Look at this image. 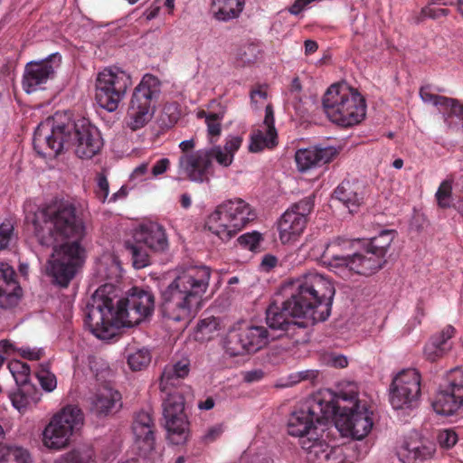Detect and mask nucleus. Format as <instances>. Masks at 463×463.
<instances>
[{
  "mask_svg": "<svg viewBox=\"0 0 463 463\" xmlns=\"http://www.w3.org/2000/svg\"><path fill=\"white\" fill-rule=\"evenodd\" d=\"M26 220L33 224L37 241L53 247L49 272L58 285L66 288L85 259L81 241L86 226L81 215L72 203H60L39 209Z\"/></svg>",
  "mask_w": 463,
  "mask_h": 463,
  "instance_id": "1",
  "label": "nucleus"
},
{
  "mask_svg": "<svg viewBox=\"0 0 463 463\" xmlns=\"http://www.w3.org/2000/svg\"><path fill=\"white\" fill-rule=\"evenodd\" d=\"M281 290L284 300H273L266 310V322L270 328H305L329 317L335 290L326 277L309 271L284 284Z\"/></svg>",
  "mask_w": 463,
  "mask_h": 463,
  "instance_id": "2",
  "label": "nucleus"
},
{
  "mask_svg": "<svg viewBox=\"0 0 463 463\" xmlns=\"http://www.w3.org/2000/svg\"><path fill=\"white\" fill-rule=\"evenodd\" d=\"M112 285L99 287L88 305L84 324L99 339H110L119 326L131 327L152 315L155 296L147 289L134 287L129 294L117 302Z\"/></svg>",
  "mask_w": 463,
  "mask_h": 463,
  "instance_id": "3",
  "label": "nucleus"
},
{
  "mask_svg": "<svg viewBox=\"0 0 463 463\" xmlns=\"http://www.w3.org/2000/svg\"><path fill=\"white\" fill-rule=\"evenodd\" d=\"M33 144L36 153L44 158L56 157L74 146L77 156L90 159L101 150L103 139L89 119L75 121L67 113H55L52 119L38 125Z\"/></svg>",
  "mask_w": 463,
  "mask_h": 463,
  "instance_id": "4",
  "label": "nucleus"
},
{
  "mask_svg": "<svg viewBox=\"0 0 463 463\" xmlns=\"http://www.w3.org/2000/svg\"><path fill=\"white\" fill-rule=\"evenodd\" d=\"M210 278L211 269L206 266H192L181 271L161 289L159 312L163 317L188 324L208 288Z\"/></svg>",
  "mask_w": 463,
  "mask_h": 463,
  "instance_id": "5",
  "label": "nucleus"
},
{
  "mask_svg": "<svg viewBox=\"0 0 463 463\" xmlns=\"http://www.w3.org/2000/svg\"><path fill=\"white\" fill-rule=\"evenodd\" d=\"M359 240H351L338 236L328 243L321 245L319 261L329 270L344 279L354 275L370 276L373 260L364 258L363 251H358Z\"/></svg>",
  "mask_w": 463,
  "mask_h": 463,
  "instance_id": "6",
  "label": "nucleus"
},
{
  "mask_svg": "<svg viewBox=\"0 0 463 463\" xmlns=\"http://www.w3.org/2000/svg\"><path fill=\"white\" fill-rule=\"evenodd\" d=\"M322 104L329 120L343 128L359 124L366 114L365 99L346 84H332L324 94Z\"/></svg>",
  "mask_w": 463,
  "mask_h": 463,
  "instance_id": "7",
  "label": "nucleus"
},
{
  "mask_svg": "<svg viewBox=\"0 0 463 463\" xmlns=\"http://www.w3.org/2000/svg\"><path fill=\"white\" fill-rule=\"evenodd\" d=\"M181 378H159V388L164 394L163 416L167 439L174 445H183L189 437V421L184 412V386Z\"/></svg>",
  "mask_w": 463,
  "mask_h": 463,
  "instance_id": "8",
  "label": "nucleus"
},
{
  "mask_svg": "<svg viewBox=\"0 0 463 463\" xmlns=\"http://www.w3.org/2000/svg\"><path fill=\"white\" fill-rule=\"evenodd\" d=\"M257 218L254 209L241 198L219 204L206 221L205 227L222 241H228Z\"/></svg>",
  "mask_w": 463,
  "mask_h": 463,
  "instance_id": "9",
  "label": "nucleus"
},
{
  "mask_svg": "<svg viewBox=\"0 0 463 463\" xmlns=\"http://www.w3.org/2000/svg\"><path fill=\"white\" fill-rule=\"evenodd\" d=\"M161 81L153 74H145L134 88L127 110V126L141 129L153 118L161 96Z\"/></svg>",
  "mask_w": 463,
  "mask_h": 463,
  "instance_id": "10",
  "label": "nucleus"
},
{
  "mask_svg": "<svg viewBox=\"0 0 463 463\" xmlns=\"http://www.w3.org/2000/svg\"><path fill=\"white\" fill-rule=\"evenodd\" d=\"M337 412L335 402L324 401L319 395L312 396L305 401L299 408L289 416L288 432L291 436L304 439L317 436L315 423L326 425Z\"/></svg>",
  "mask_w": 463,
  "mask_h": 463,
  "instance_id": "11",
  "label": "nucleus"
},
{
  "mask_svg": "<svg viewBox=\"0 0 463 463\" xmlns=\"http://www.w3.org/2000/svg\"><path fill=\"white\" fill-rule=\"evenodd\" d=\"M341 397L344 401H349L353 404L351 407H347L335 402L337 412L333 416L335 425L341 431L349 434L354 439H363L373 428L372 413L369 412L365 404L361 405L357 398V392L352 390L349 393L342 392Z\"/></svg>",
  "mask_w": 463,
  "mask_h": 463,
  "instance_id": "12",
  "label": "nucleus"
},
{
  "mask_svg": "<svg viewBox=\"0 0 463 463\" xmlns=\"http://www.w3.org/2000/svg\"><path fill=\"white\" fill-rule=\"evenodd\" d=\"M132 85L131 76L118 68H106L95 81V99L99 107L113 112L124 99Z\"/></svg>",
  "mask_w": 463,
  "mask_h": 463,
  "instance_id": "13",
  "label": "nucleus"
},
{
  "mask_svg": "<svg viewBox=\"0 0 463 463\" xmlns=\"http://www.w3.org/2000/svg\"><path fill=\"white\" fill-rule=\"evenodd\" d=\"M269 334L263 326H248L232 329L225 340V352L231 356L256 353L269 343Z\"/></svg>",
  "mask_w": 463,
  "mask_h": 463,
  "instance_id": "14",
  "label": "nucleus"
},
{
  "mask_svg": "<svg viewBox=\"0 0 463 463\" xmlns=\"http://www.w3.org/2000/svg\"><path fill=\"white\" fill-rule=\"evenodd\" d=\"M315 196L309 195L294 203L279 221V239L282 243L295 241L304 232L307 218L315 205Z\"/></svg>",
  "mask_w": 463,
  "mask_h": 463,
  "instance_id": "15",
  "label": "nucleus"
},
{
  "mask_svg": "<svg viewBox=\"0 0 463 463\" xmlns=\"http://www.w3.org/2000/svg\"><path fill=\"white\" fill-rule=\"evenodd\" d=\"M177 171L180 179L194 183H209L214 174L211 154L205 148L189 154H182L178 158Z\"/></svg>",
  "mask_w": 463,
  "mask_h": 463,
  "instance_id": "16",
  "label": "nucleus"
},
{
  "mask_svg": "<svg viewBox=\"0 0 463 463\" xmlns=\"http://www.w3.org/2000/svg\"><path fill=\"white\" fill-rule=\"evenodd\" d=\"M61 62V54L55 52L44 60L27 63L23 78V88L25 92L32 93L43 89L42 86L54 77Z\"/></svg>",
  "mask_w": 463,
  "mask_h": 463,
  "instance_id": "17",
  "label": "nucleus"
},
{
  "mask_svg": "<svg viewBox=\"0 0 463 463\" xmlns=\"http://www.w3.org/2000/svg\"><path fill=\"white\" fill-rule=\"evenodd\" d=\"M154 429L155 425L148 412L141 411L136 414L132 425L135 445L138 455L151 461L161 457L160 451L156 449Z\"/></svg>",
  "mask_w": 463,
  "mask_h": 463,
  "instance_id": "18",
  "label": "nucleus"
},
{
  "mask_svg": "<svg viewBox=\"0 0 463 463\" xmlns=\"http://www.w3.org/2000/svg\"><path fill=\"white\" fill-rule=\"evenodd\" d=\"M431 406L439 415L457 413L463 406V379L459 383L454 381L446 386H439L432 398Z\"/></svg>",
  "mask_w": 463,
  "mask_h": 463,
  "instance_id": "19",
  "label": "nucleus"
},
{
  "mask_svg": "<svg viewBox=\"0 0 463 463\" xmlns=\"http://www.w3.org/2000/svg\"><path fill=\"white\" fill-rule=\"evenodd\" d=\"M421 378H393L390 387V402L393 409L409 407L421 392Z\"/></svg>",
  "mask_w": 463,
  "mask_h": 463,
  "instance_id": "20",
  "label": "nucleus"
},
{
  "mask_svg": "<svg viewBox=\"0 0 463 463\" xmlns=\"http://www.w3.org/2000/svg\"><path fill=\"white\" fill-rule=\"evenodd\" d=\"M22 296V288L16 279L14 268L6 262L0 261V307H14Z\"/></svg>",
  "mask_w": 463,
  "mask_h": 463,
  "instance_id": "21",
  "label": "nucleus"
},
{
  "mask_svg": "<svg viewBox=\"0 0 463 463\" xmlns=\"http://www.w3.org/2000/svg\"><path fill=\"white\" fill-rule=\"evenodd\" d=\"M395 237V231L383 230L377 236L370 239L363 250L364 259L373 260L370 275L377 272L386 263V253Z\"/></svg>",
  "mask_w": 463,
  "mask_h": 463,
  "instance_id": "22",
  "label": "nucleus"
},
{
  "mask_svg": "<svg viewBox=\"0 0 463 463\" xmlns=\"http://www.w3.org/2000/svg\"><path fill=\"white\" fill-rule=\"evenodd\" d=\"M68 423L67 418L61 415H53L43 430V443L46 447L53 449H61L68 446L72 436V427L61 423Z\"/></svg>",
  "mask_w": 463,
  "mask_h": 463,
  "instance_id": "23",
  "label": "nucleus"
},
{
  "mask_svg": "<svg viewBox=\"0 0 463 463\" xmlns=\"http://www.w3.org/2000/svg\"><path fill=\"white\" fill-rule=\"evenodd\" d=\"M134 241L152 251H164L168 246L165 230L156 222L141 224L134 233Z\"/></svg>",
  "mask_w": 463,
  "mask_h": 463,
  "instance_id": "24",
  "label": "nucleus"
},
{
  "mask_svg": "<svg viewBox=\"0 0 463 463\" xmlns=\"http://www.w3.org/2000/svg\"><path fill=\"white\" fill-rule=\"evenodd\" d=\"M333 197L343 203L351 213H354L364 203V188L356 182L344 180L334 190Z\"/></svg>",
  "mask_w": 463,
  "mask_h": 463,
  "instance_id": "25",
  "label": "nucleus"
},
{
  "mask_svg": "<svg viewBox=\"0 0 463 463\" xmlns=\"http://www.w3.org/2000/svg\"><path fill=\"white\" fill-rule=\"evenodd\" d=\"M17 390L9 394L13 406L19 411H24L31 403H37L41 399L40 389L31 378H14Z\"/></svg>",
  "mask_w": 463,
  "mask_h": 463,
  "instance_id": "26",
  "label": "nucleus"
},
{
  "mask_svg": "<svg viewBox=\"0 0 463 463\" xmlns=\"http://www.w3.org/2000/svg\"><path fill=\"white\" fill-rule=\"evenodd\" d=\"M335 155L336 150L333 147H314L298 150L295 159L298 169L307 171L330 162Z\"/></svg>",
  "mask_w": 463,
  "mask_h": 463,
  "instance_id": "27",
  "label": "nucleus"
},
{
  "mask_svg": "<svg viewBox=\"0 0 463 463\" xmlns=\"http://www.w3.org/2000/svg\"><path fill=\"white\" fill-rule=\"evenodd\" d=\"M456 328L447 325L439 333L430 336L424 346V355L427 360L435 362L443 357L451 348L449 340L456 334Z\"/></svg>",
  "mask_w": 463,
  "mask_h": 463,
  "instance_id": "28",
  "label": "nucleus"
},
{
  "mask_svg": "<svg viewBox=\"0 0 463 463\" xmlns=\"http://www.w3.org/2000/svg\"><path fill=\"white\" fill-rule=\"evenodd\" d=\"M300 443L302 449L307 452L308 463H329L332 458L335 459V454L338 449L330 447L317 436L301 439Z\"/></svg>",
  "mask_w": 463,
  "mask_h": 463,
  "instance_id": "29",
  "label": "nucleus"
},
{
  "mask_svg": "<svg viewBox=\"0 0 463 463\" xmlns=\"http://www.w3.org/2000/svg\"><path fill=\"white\" fill-rule=\"evenodd\" d=\"M121 407V394L107 384L100 387L91 402V411L97 415H108Z\"/></svg>",
  "mask_w": 463,
  "mask_h": 463,
  "instance_id": "30",
  "label": "nucleus"
},
{
  "mask_svg": "<svg viewBox=\"0 0 463 463\" xmlns=\"http://www.w3.org/2000/svg\"><path fill=\"white\" fill-rule=\"evenodd\" d=\"M433 446H426L417 440L405 441L397 449V456L402 463H416L432 457Z\"/></svg>",
  "mask_w": 463,
  "mask_h": 463,
  "instance_id": "31",
  "label": "nucleus"
},
{
  "mask_svg": "<svg viewBox=\"0 0 463 463\" xmlns=\"http://www.w3.org/2000/svg\"><path fill=\"white\" fill-rule=\"evenodd\" d=\"M244 5L245 0H213L211 10L217 20L227 22L240 15Z\"/></svg>",
  "mask_w": 463,
  "mask_h": 463,
  "instance_id": "32",
  "label": "nucleus"
},
{
  "mask_svg": "<svg viewBox=\"0 0 463 463\" xmlns=\"http://www.w3.org/2000/svg\"><path fill=\"white\" fill-rule=\"evenodd\" d=\"M278 145V133L265 129H255L250 136L249 149L250 152L258 153L265 148H273Z\"/></svg>",
  "mask_w": 463,
  "mask_h": 463,
  "instance_id": "33",
  "label": "nucleus"
},
{
  "mask_svg": "<svg viewBox=\"0 0 463 463\" xmlns=\"http://www.w3.org/2000/svg\"><path fill=\"white\" fill-rule=\"evenodd\" d=\"M448 102L442 115L444 123L452 130L463 132V102L452 98Z\"/></svg>",
  "mask_w": 463,
  "mask_h": 463,
  "instance_id": "34",
  "label": "nucleus"
},
{
  "mask_svg": "<svg viewBox=\"0 0 463 463\" xmlns=\"http://www.w3.org/2000/svg\"><path fill=\"white\" fill-rule=\"evenodd\" d=\"M29 452L22 447L0 444V463H30Z\"/></svg>",
  "mask_w": 463,
  "mask_h": 463,
  "instance_id": "35",
  "label": "nucleus"
},
{
  "mask_svg": "<svg viewBox=\"0 0 463 463\" xmlns=\"http://www.w3.org/2000/svg\"><path fill=\"white\" fill-rule=\"evenodd\" d=\"M95 453L91 447H82L73 449L54 461V463H92Z\"/></svg>",
  "mask_w": 463,
  "mask_h": 463,
  "instance_id": "36",
  "label": "nucleus"
},
{
  "mask_svg": "<svg viewBox=\"0 0 463 463\" xmlns=\"http://www.w3.org/2000/svg\"><path fill=\"white\" fill-rule=\"evenodd\" d=\"M197 118L205 119L211 143H214L222 133V120L223 115L221 113L200 110L197 112Z\"/></svg>",
  "mask_w": 463,
  "mask_h": 463,
  "instance_id": "37",
  "label": "nucleus"
},
{
  "mask_svg": "<svg viewBox=\"0 0 463 463\" xmlns=\"http://www.w3.org/2000/svg\"><path fill=\"white\" fill-rule=\"evenodd\" d=\"M55 415H61L68 420V423L62 422L61 425L66 428V425L72 427V434L79 430L84 422V416L82 411L77 405H66Z\"/></svg>",
  "mask_w": 463,
  "mask_h": 463,
  "instance_id": "38",
  "label": "nucleus"
},
{
  "mask_svg": "<svg viewBox=\"0 0 463 463\" xmlns=\"http://www.w3.org/2000/svg\"><path fill=\"white\" fill-rule=\"evenodd\" d=\"M127 249L131 254L133 266L136 269H143L150 264V256L146 246L137 241L128 242Z\"/></svg>",
  "mask_w": 463,
  "mask_h": 463,
  "instance_id": "39",
  "label": "nucleus"
},
{
  "mask_svg": "<svg viewBox=\"0 0 463 463\" xmlns=\"http://www.w3.org/2000/svg\"><path fill=\"white\" fill-rule=\"evenodd\" d=\"M220 329L218 318L211 316L202 318L197 324L196 336L202 341L210 340L213 334Z\"/></svg>",
  "mask_w": 463,
  "mask_h": 463,
  "instance_id": "40",
  "label": "nucleus"
},
{
  "mask_svg": "<svg viewBox=\"0 0 463 463\" xmlns=\"http://www.w3.org/2000/svg\"><path fill=\"white\" fill-rule=\"evenodd\" d=\"M453 183L452 177L443 180L435 194L437 204L441 209H448L451 206Z\"/></svg>",
  "mask_w": 463,
  "mask_h": 463,
  "instance_id": "41",
  "label": "nucleus"
},
{
  "mask_svg": "<svg viewBox=\"0 0 463 463\" xmlns=\"http://www.w3.org/2000/svg\"><path fill=\"white\" fill-rule=\"evenodd\" d=\"M190 372V360L184 357L177 361H173L172 364L167 365L160 376H187Z\"/></svg>",
  "mask_w": 463,
  "mask_h": 463,
  "instance_id": "42",
  "label": "nucleus"
},
{
  "mask_svg": "<svg viewBox=\"0 0 463 463\" xmlns=\"http://www.w3.org/2000/svg\"><path fill=\"white\" fill-rule=\"evenodd\" d=\"M151 361L150 354L147 350H138L129 354L128 364L133 372L141 371L146 368Z\"/></svg>",
  "mask_w": 463,
  "mask_h": 463,
  "instance_id": "43",
  "label": "nucleus"
},
{
  "mask_svg": "<svg viewBox=\"0 0 463 463\" xmlns=\"http://www.w3.org/2000/svg\"><path fill=\"white\" fill-rule=\"evenodd\" d=\"M239 244L250 251H258L263 241L262 235L258 232H247L238 238Z\"/></svg>",
  "mask_w": 463,
  "mask_h": 463,
  "instance_id": "44",
  "label": "nucleus"
},
{
  "mask_svg": "<svg viewBox=\"0 0 463 463\" xmlns=\"http://www.w3.org/2000/svg\"><path fill=\"white\" fill-rule=\"evenodd\" d=\"M260 53V48L250 43L241 47L237 53V57L242 65H248L254 63L259 59Z\"/></svg>",
  "mask_w": 463,
  "mask_h": 463,
  "instance_id": "45",
  "label": "nucleus"
},
{
  "mask_svg": "<svg viewBox=\"0 0 463 463\" xmlns=\"http://www.w3.org/2000/svg\"><path fill=\"white\" fill-rule=\"evenodd\" d=\"M420 95L424 102L433 103L435 106L439 107L440 112L443 114V111L448 108L449 102L451 98H448L445 96H439L430 92L427 87H422L420 90Z\"/></svg>",
  "mask_w": 463,
  "mask_h": 463,
  "instance_id": "46",
  "label": "nucleus"
},
{
  "mask_svg": "<svg viewBox=\"0 0 463 463\" xmlns=\"http://www.w3.org/2000/svg\"><path fill=\"white\" fill-rule=\"evenodd\" d=\"M205 150L210 152L211 162L213 163V159H215L219 165L227 167L232 165L233 161V156L226 152L224 149L222 150L220 146L205 148Z\"/></svg>",
  "mask_w": 463,
  "mask_h": 463,
  "instance_id": "47",
  "label": "nucleus"
},
{
  "mask_svg": "<svg viewBox=\"0 0 463 463\" xmlns=\"http://www.w3.org/2000/svg\"><path fill=\"white\" fill-rule=\"evenodd\" d=\"M439 4H434L433 0L421 10V15L431 19H438L442 16H447L449 13V9L439 7Z\"/></svg>",
  "mask_w": 463,
  "mask_h": 463,
  "instance_id": "48",
  "label": "nucleus"
},
{
  "mask_svg": "<svg viewBox=\"0 0 463 463\" xmlns=\"http://www.w3.org/2000/svg\"><path fill=\"white\" fill-rule=\"evenodd\" d=\"M12 376H30V366L23 361L14 359L7 365Z\"/></svg>",
  "mask_w": 463,
  "mask_h": 463,
  "instance_id": "49",
  "label": "nucleus"
},
{
  "mask_svg": "<svg viewBox=\"0 0 463 463\" xmlns=\"http://www.w3.org/2000/svg\"><path fill=\"white\" fill-rule=\"evenodd\" d=\"M109 184L107 176L102 173L98 174L97 187L95 189L97 198L104 203L109 195Z\"/></svg>",
  "mask_w": 463,
  "mask_h": 463,
  "instance_id": "50",
  "label": "nucleus"
},
{
  "mask_svg": "<svg viewBox=\"0 0 463 463\" xmlns=\"http://www.w3.org/2000/svg\"><path fill=\"white\" fill-rule=\"evenodd\" d=\"M458 441V435L452 430H440L438 435V442L443 449L452 448Z\"/></svg>",
  "mask_w": 463,
  "mask_h": 463,
  "instance_id": "51",
  "label": "nucleus"
},
{
  "mask_svg": "<svg viewBox=\"0 0 463 463\" xmlns=\"http://www.w3.org/2000/svg\"><path fill=\"white\" fill-rule=\"evenodd\" d=\"M224 428L222 424H215L209 427L201 436V441L208 445L214 442L223 433Z\"/></svg>",
  "mask_w": 463,
  "mask_h": 463,
  "instance_id": "52",
  "label": "nucleus"
},
{
  "mask_svg": "<svg viewBox=\"0 0 463 463\" xmlns=\"http://www.w3.org/2000/svg\"><path fill=\"white\" fill-rule=\"evenodd\" d=\"M14 227L10 222L0 225V250L5 249L12 239Z\"/></svg>",
  "mask_w": 463,
  "mask_h": 463,
  "instance_id": "53",
  "label": "nucleus"
},
{
  "mask_svg": "<svg viewBox=\"0 0 463 463\" xmlns=\"http://www.w3.org/2000/svg\"><path fill=\"white\" fill-rule=\"evenodd\" d=\"M18 354L25 359L30 361H38L43 356V352L40 349L22 347L17 350Z\"/></svg>",
  "mask_w": 463,
  "mask_h": 463,
  "instance_id": "54",
  "label": "nucleus"
},
{
  "mask_svg": "<svg viewBox=\"0 0 463 463\" xmlns=\"http://www.w3.org/2000/svg\"><path fill=\"white\" fill-rule=\"evenodd\" d=\"M264 126L265 128L270 130L271 132L277 133L275 128V117L274 110L272 105L269 104L265 108V118H264Z\"/></svg>",
  "mask_w": 463,
  "mask_h": 463,
  "instance_id": "55",
  "label": "nucleus"
},
{
  "mask_svg": "<svg viewBox=\"0 0 463 463\" xmlns=\"http://www.w3.org/2000/svg\"><path fill=\"white\" fill-rule=\"evenodd\" d=\"M170 166V160L168 158H161L156 162V164L153 165L151 172L154 176H158L169 168Z\"/></svg>",
  "mask_w": 463,
  "mask_h": 463,
  "instance_id": "56",
  "label": "nucleus"
},
{
  "mask_svg": "<svg viewBox=\"0 0 463 463\" xmlns=\"http://www.w3.org/2000/svg\"><path fill=\"white\" fill-rule=\"evenodd\" d=\"M242 138L240 137H232L224 145L223 149L234 156L235 152L240 148Z\"/></svg>",
  "mask_w": 463,
  "mask_h": 463,
  "instance_id": "57",
  "label": "nucleus"
},
{
  "mask_svg": "<svg viewBox=\"0 0 463 463\" xmlns=\"http://www.w3.org/2000/svg\"><path fill=\"white\" fill-rule=\"evenodd\" d=\"M327 364L335 368H345L348 365L347 357L343 354H332Z\"/></svg>",
  "mask_w": 463,
  "mask_h": 463,
  "instance_id": "58",
  "label": "nucleus"
},
{
  "mask_svg": "<svg viewBox=\"0 0 463 463\" xmlns=\"http://www.w3.org/2000/svg\"><path fill=\"white\" fill-rule=\"evenodd\" d=\"M250 96L252 102H257V98L266 99L268 94L265 86L260 84L256 85L250 90Z\"/></svg>",
  "mask_w": 463,
  "mask_h": 463,
  "instance_id": "59",
  "label": "nucleus"
},
{
  "mask_svg": "<svg viewBox=\"0 0 463 463\" xmlns=\"http://www.w3.org/2000/svg\"><path fill=\"white\" fill-rule=\"evenodd\" d=\"M57 378H35L36 384L39 383L46 392L53 391L57 386Z\"/></svg>",
  "mask_w": 463,
  "mask_h": 463,
  "instance_id": "60",
  "label": "nucleus"
},
{
  "mask_svg": "<svg viewBox=\"0 0 463 463\" xmlns=\"http://www.w3.org/2000/svg\"><path fill=\"white\" fill-rule=\"evenodd\" d=\"M278 259L270 254H266L261 260L260 266L263 270L269 271L271 269L276 267Z\"/></svg>",
  "mask_w": 463,
  "mask_h": 463,
  "instance_id": "61",
  "label": "nucleus"
},
{
  "mask_svg": "<svg viewBox=\"0 0 463 463\" xmlns=\"http://www.w3.org/2000/svg\"><path fill=\"white\" fill-rule=\"evenodd\" d=\"M14 350V345L7 340L0 341V366L4 364L5 358L2 354H9Z\"/></svg>",
  "mask_w": 463,
  "mask_h": 463,
  "instance_id": "62",
  "label": "nucleus"
},
{
  "mask_svg": "<svg viewBox=\"0 0 463 463\" xmlns=\"http://www.w3.org/2000/svg\"><path fill=\"white\" fill-rule=\"evenodd\" d=\"M434 4H439L440 5H448L456 4L458 6V11L463 17V0H433Z\"/></svg>",
  "mask_w": 463,
  "mask_h": 463,
  "instance_id": "63",
  "label": "nucleus"
},
{
  "mask_svg": "<svg viewBox=\"0 0 463 463\" xmlns=\"http://www.w3.org/2000/svg\"><path fill=\"white\" fill-rule=\"evenodd\" d=\"M195 146L194 139L184 140L179 144V147L183 154H189Z\"/></svg>",
  "mask_w": 463,
  "mask_h": 463,
  "instance_id": "64",
  "label": "nucleus"
}]
</instances>
